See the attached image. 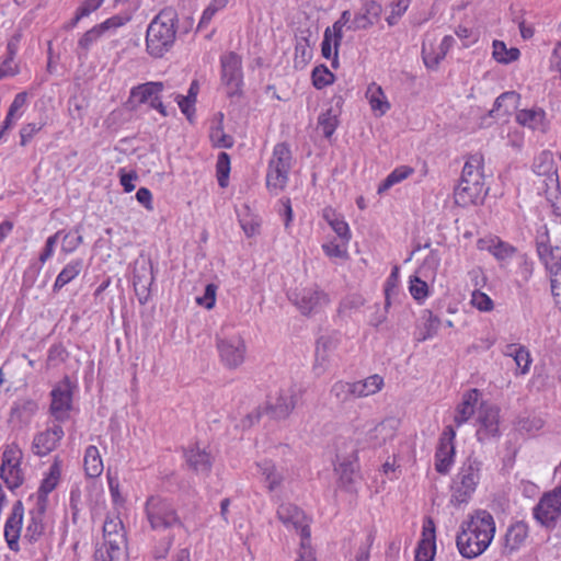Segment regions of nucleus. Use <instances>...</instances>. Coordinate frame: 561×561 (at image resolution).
Here are the masks:
<instances>
[{
  "label": "nucleus",
  "instance_id": "338daca9",
  "mask_svg": "<svg viewBox=\"0 0 561 561\" xmlns=\"http://www.w3.org/2000/svg\"><path fill=\"white\" fill-rule=\"evenodd\" d=\"M490 251L497 260H506L514 254L515 249L502 241H497L490 247Z\"/></svg>",
  "mask_w": 561,
  "mask_h": 561
},
{
  "label": "nucleus",
  "instance_id": "37998d69",
  "mask_svg": "<svg viewBox=\"0 0 561 561\" xmlns=\"http://www.w3.org/2000/svg\"><path fill=\"white\" fill-rule=\"evenodd\" d=\"M506 355L513 356L517 367L522 369V374H525L529 369L531 363L529 352L524 346L508 345Z\"/></svg>",
  "mask_w": 561,
  "mask_h": 561
},
{
  "label": "nucleus",
  "instance_id": "052dcab7",
  "mask_svg": "<svg viewBox=\"0 0 561 561\" xmlns=\"http://www.w3.org/2000/svg\"><path fill=\"white\" fill-rule=\"evenodd\" d=\"M410 293L415 300H423L428 295V285L420 277L414 276L411 279Z\"/></svg>",
  "mask_w": 561,
  "mask_h": 561
},
{
  "label": "nucleus",
  "instance_id": "ea45409f",
  "mask_svg": "<svg viewBox=\"0 0 561 561\" xmlns=\"http://www.w3.org/2000/svg\"><path fill=\"white\" fill-rule=\"evenodd\" d=\"M519 56L520 51L518 48H507L506 44L502 41L495 39L493 42V57L497 62L507 65L517 60Z\"/></svg>",
  "mask_w": 561,
  "mask_h": 561
},
{
  "label": "nucleus",
  "instance_id": "473e14b6",
  "mask_svg": "<svg viewBox=\"0 0 561 561\" xmlns=\"http://www.w3.org/2000/svg\"><path fill=\"white\" fill-rule=\"evenodd\" d=\"M83 261L81 259H77L68 263L56 277L53 291H59L64 286L75 279L81 273Z\"/></svg>",
  "mask_w": 561,
  "mask_h": 561
},
{
  "label": "nucleus",
  "instance_id": "58836bf2",
  "mask_svg": "<svg viewBox=\"0 0 561 561\" xmlns=\"http://www.w3.org/2000/svg\"><path fill=\"white\" fill-rule=\"evenodd\" d=\"M546 113L541 108L537 110H522L517 113L516 119L523 126H528L533 129H539L543 125Z\"/></svg>",
  "mask_w": 561,
  "mask_h": 561
},
{
  "label": "nucleus",
  "instance_id": "1a4fd4ad",
  "mask_svg": "<svg viewBox=\"0 0 561 561\" xmlns=\"http://www.w3.org/2000/svg\"><path fill=\"white\" fill-rule=\"evenodd\" d=\"M534 517L547 528L556 527L561 520V485L539 500L534 507Z\"/></svg>",
  "mask_w": 561,
  "mask_h": 561
},
{
  "label": "nucleus",
  "instance_id": "7c9ffc66",
  "mask_svg": "<svg viewBox=\"0 0 561 561\" xmlns=\"http://www.w3.org/2000/svg\"><path fill=\"white\" fill-rule=\"evenodd\" d=\"M256 467L260 473L264 477V480L267 483V489L270 491H274L282 484L284 476L280 471L277 470L275 463L272 460L264 459L259 461L256 462Z\"/></svg>",
  "mask_w": 561,
  "mask_h": 561
},
{
  "label": "nucleus",
  "instance_id": "aec40b11",
  "mask_svg": "<svg viewBox=\"0 0 561 561\" xmlns=\"http://www.w3.org/2000/svg\"><path fill=\"white\" fill-rule=\"evenodd\" d=\"M528 536V526L524 522H516L511 525L504 536L503 553L512 554L517 551Z\"/></svg>",
  "mask_w": 561,
  "mask_h": 561
},
{
  "label": "nucleus",
  "instance_id": "5701e85b",
  "mask_svg": "<svg viewBox=\"0 0 561 561\" xmlns=\"http://www.w3.org/2000/svg\"><path fill=\"white\" fill-rule=\"evenodd\" d=\"M61 474L60 461L55 459V461L49 467V471L47 476L43 479L39 489L37 491V502L36 504L47 507V496L54 491L59 482Z\"/></svg>",
  "mask_w": 561,
  "mask_h": 561
},
{
  "label": "nucleus",
  "instance_id": "0e129e2a",
  "mask_svg": "<svg viewBox=\"0 0 561 561\" xmlns=\"http://www.w3.org/2000/svg\"><path fill=\"white\" fill-rule=\"evenodd\" d=\"M399 282V267L394 266L387 278L385 286L386 308L390 306V296L397 291Z\"/></svg>",
  "mask_w": 561,
  "mask_h": 561
},
{
  "label": "nucleus",
  "instance_id": "603ef678",
  "mask_svg": "<svg viewBox=\"0 0 561 561\" xmlns=\"http://www.w3.org/2000/svg\"><path fill=\"white\" fill-rule=\"evenodd\" d=\"M557 169L558 167L553 161V154L550 151L540 153L534 163V171L540 176Z\"/></svg>",
  "mask_w": 561,
  "mask_h": 561
},
{
  "label": "nucleus",
  "instance_id": "72a5a7b5",
  "mask_svg": "<svg viewBox=\"0 0 561 561\" xmlns=\"http://www.w3.org/2000/svg\"><path fill=\"white\" fill-rule=\"evenodd\" d=\"M352 383L354 389V397L362 398L378 392L383 386V379L379 375H373L364 380Z\"/></svg>",
  "mask_w": 561,
  "mask_h": 561
},
{
  "label": "nucleus",
  "instance_id": "9b49d317",
  "mask_svg": "<svg viewBox=\"0 0 561 561\" xmlns=\"http://www.w3.org/2000/svg\"><path fill=\"white\" fill-rule=\"evenodd\" d=\"M217 348L221 362L230 369L239 367L244 362L245 344L239 336L218 340Z\"/></svg>",
  "mask_w": 561,
  "mask_h": 561
},
{
  "label": "nucleus",
  "instance_id": "bf43d9fd",
  "mask_svg": "<svg viewBox=\"0 0 561 561\" xmlns=\"http://www.w3.org/2000/svg\"><path fill=\"white\" fill-rule=\"evenodd\" d=\"M368 93H370V105L373 110H379L381 114H385L390 108V104L380 98L383 96L380 87H377L374 90L369 89Z\"/></svg>",
  "mask_w": 561,
  "mask_h": 561
},
{
  "label": "nucleus",
  "instance_id": "f8f14e48",
  "mask_svg": "<svg viewBox=\"0 0 561 561\" xmlns=\"http://www.w3.org/2000/svg\"><path fill=\"white\" fill-rule=\"evenodd\" d=\"M455 436L456 433L450 425L446 426L440 435L439 443L435 453V469L442 474H446L449 471L451 463L454 462Z\"/></svg>",
  "mask_w": 561,
  "mask_h": 561
},
{
  "label": "nucleus",
  "instance_id": "de8ad7c7",
  "mask_svg": "<svg viewBox=\"0 0 561 561\" xmlns=\"http://www.w3.org/2000/svg\"><path fill=\"white\" fill-rule=\"evenodd\" d=\"M312 58V53L309 47V42L306 37L297 41L295 46V67H305Z\"/></svg>",
  "mask_w": 561,
  "mask_h": 561
},
{
  "label": "nucleus",
  "instance_id": "f03ea898",
  "mask_svg": "<svg viewBox=\"0 0 561 561\" xmlns=\"http://www.w3.org/2000/svg\"><path fill=\"white\" fill-rule=\"evenodd\" d=\"M494 534L493 516L486 511H478L461 524V530L456 538L457 548L463 558H477L488 549Z\"/></svg>",
  "mask_w": 561,
  "mask_h": 561
},
{
  "label": "nucleus",
  "instance_id": "4468645a",
  "mask_svg": "<svg viewBox=\"0 0 561 561\" xmlns=\"http://www.w3.org/2000/svg\"><path fill=\"white\" fill-rule=\"evenodd\" d=\"M24 515V506L22 501H16L11 514L4 525V538L10 550L18 552L20 550L19 539L22 530V522Z\"/></svg>",
  "mask_w": 561,
  "mask_h": 561
},
{
  "label": "nucleus",
  "instance_id": "412c9836",
  "mask_svg": "<svg viewBox=\"0 0 561 561\" xmlns=\"http://www.w3.org/2000/svg\"><path fill=\"white\" fill-rule=\"evenodd\" d=\"M46 507L36 504V507L28 512V524L25 528L23 539L30 543H34L39 540L45 531L44 516Z\"/></svg>",
  "mask_w": 561,
  "mask_h": 561
},
{
  "label": "nucleus",
  "instance_id": "7ed1b4c3",
  "mask_svg": "<svg viewBox=\"0 0 561 561\" xmlns=\"http://www.w3.org/2000/svg\"><path fill=\"white\" fill-rule=\"evenodd\" d=\"M178 13L173 8L162 9L150 22L146 34L147 51L154 58L162 57L175 42Z\"/></svg>",
  "mask_w": 561,
  "mask_h": 561
},
{
  "label": "nucleus",
  "instance_id": "4be33fe9",
  "mask_svg": "<svg viewBox=\"0 0 561 561\" xmlns=\"http://www.w3.org/2000/svg\"><path fill=\"white\" fill-rule=\"evenodd\" d=\"M277 517L286 527H293L299 531L302 530L304 526H309L305 513L298 506L290 503L279 505Z\"/></svg>",
  "mask_w": 561,
  "mask_h": 561
},
{
  "label": "nucleus",
  "instance_id": "e2e57ef3",
  "mask_svg": "<svg viewBox=\"0 0 561 561\" xmlns=\"http://www.w3.org/2000/svg\"><path fill=\"white\" fill-rule=\"evenodd\" d=\"M79 230L77 229L76 232H68L65 233L62 238V244L61 250L66 253L73 252L81 243H82V236H80Z\"/></svg>",
  "mask_w": 561,
  "mask_h": 561
},
{
  "label": "nucleus",
  "instance_id": "09e8293b",
  "mask_svg": "<svg viewBox=\"0 0 561 561\" xmlns=\"http://www.w3.org/2000/svg\"><path fill=\"white\" fill-rule=\"evenodd\" d=\"M330 393L340 403H344L354 397V389L352 382L336 381L330 390Z\"/></svg>",
  "mask_w": 561,
  "mask_h": 561
},
{
  "label": "nucleus",
  "instance_id": "ddd939ff",
  "mask_svg": "<svg viewBox=\"0 0 561 561\" xmlns=\"http://www.w3.org/2000/svg\"><path fill=\"white\" fill-rule=\"evenodd\" d=\"M499 408L492 404H481L478 414L480 427L477 431L478 440L484 442L499 436Z\"/></svg>",
  "mask_w": 561,
  "mask_h": 561
},
{
  "label": "nucleus",
  "instance_id": "3c124183",
  "mask_svg": "<svg viewBox=\"0 0 561 561\" xmlns=\"http://www.w3.org/2000/svg\"><path fill=\"white\" fill-rule=\"evenodd\" d=\"M22 450L18 445L8 446L2 454V463L0 468L9 469L21 466Z\"/></svg>",
  "mask_w": 561,
  "mask_h": 561
},
{
  "label": "nucleus",
  "instance_id": "2f4dec72",
  "mask_svg": "<svg viewBox=\"0 0 561 561\" xmlns=\"http://www.w3.org/2000/svg\"><path fill=\"white\" fill-rule=\"evenodd\" d=\"M352 14L350 10H345L341 13L337 21L333 23V42H334V58L331 62L333 68H337L339 66V47L341 45L343 38V27L348 26L352 23Z\"/></svg>",
  "mask_w": 561,
  "mask_h": 561
},
{
  "label": "nucleus",
  "instance_id": "393cba45",
  "mask_svg": "<svg viewBox=\"0 0 561 561\" xmlns=\"http://www.w3.org/2000/svg\"><path fill=\"white\" fill-rule=\"evenodd\" d=\"M520 95L515 91H506L497 96L490 111L492 117H504L511 115L518 106Z\"/></svg>",
  "mask_w": 561,
  "mask_h": 561
},
{
  "label": "nucleus",
  "instance_id": "dca6fc26",
  "mask_svg": "<svg viewBox=\"0 0 561 561\" xmlns=\"http://www.w3.org/2000/svg\"><path fill=\"white\" fill-rule=\"evenodd\" d=\"M64 434V430L59 424H55L46 431L36 434L32 443L33 453L41 457L48 455L56 448Z\"/></svg>",
  "mask_w": 561,
  "mask_h": 561
},
{
  "label": "nucleus",
  "instance_id": "f704fd0d",
  "mask_svg": "<svg viewBox=\"0 0 561 561\" xmlns=\"http://www.w3.org/2000/svg\"><path fill=\"white\" fill-rule=\"evenodd\" d=\"M84 470L88 477H99L103 471V462L95 446H89L84 454Z\"/></svg>",
  "mask_w": 561,
  "mask_h": 561
},
{
  "label": "nucleus",
  "instance_id": "c85d7f7f",
  "mask_svg": "<svg viewBox=\"0 0 561 561\" xmlns=\"http://www.w3.org/2000/svg\"><path fill=\"white\" fill-rule=\"evenodd\" d=\"M188 467L197 473L207 474L211 468V458L208 453L193 448L185 454Z\"/></svg>",
  "mask_w": 561,
  "mask_h": 561
},
{
  "label": "nucleus",
  "instance_id": "bb28decb",
  "mask_svg": "<svg viewBox=\"0 0 561 561\" xmlns=\"http://www.w3.org/2000/svg\"><path fill=\"white\" fill-rule=\"evenodd\" d=\"M357 469L358 465L355 459H344L337 467H335L341 486L348 492H353L355 490L357 479L359 478Z\"/></svg>",
  "mask_w": 561,
  "mask_h": 561
},
{
  "label": "nucleus",
  "instance_id": "e433bc0d",
  "mask_svg": "<svg viewBox=\"0 0 561 561\" xmlns=\"http://www.w3.org/2000/svg\"><path fill=\"white\" fill-rule=\"evenodd\" d=\"M414 173V169L409 165H400L396 168L378 186L377 193L383 194L394 184L408 179Z\"/></svg>",
  "mask_w": 561,
  "mask_h": 561
},
{
  "label": "nucleus",
  "instance_id": "a19ab883",
  "mask_svg": "<svg viewBox=\"0 0 561 561\" xmlns=\"http://www.w3.org/2000/svg\"><path fill=\"white\" fill-rule=\"evenodd\" d=\"M392 435V427L388 426L387 422L383 421L368 432L367 440L371 447L377 448L382 446Z\"/></svg>",
  "mask_w": 561,
  "mask_h": 561
},
{
  "label": "nucleus",
  "instance_id": "49530a36",
  "mask_svg": "<svg viewBox=\"0 0 561 561\" xmlns=\"http://www.w3.org/2000/svg\"><path fill=\"white\" fill-rule=\"evenodd\" d=\"M311 79L313 87L320 90L333 83L334 75L328 69L327 66L320 65L312 70Z\"/></svg>",
  "mask_w": 561,
  "mask_h": 561
},
{
  "label": "nucleus",
  "instance_id": "c756f323",
  "mask_svg": "<svg viewBox=\"0 0 561 561\" xmlns=\"http://www.w3.org/2000/svg\"><path fill=\"white\" fill-rule=\"evenodd\" d=\"M482 161L483 157L481 154L471 156L463 165L460 181L465 184L477 183L484 185L483 175L479 170Z\"/></svg>",
  "mask_w": 561,
  "mask_h": 561
},
{
  "label": "nucleus",
  "instance_id": "774afa93",
  "mask_svg": "<svg viewBox=\"0 0 561 561\" xmlns=\"http://www.w3.org/2000/svg\"><path fill=\"white\" fill-rule=\"evenodd\" d=\"M542 176L545 178L542 181L546 186L545 193L548 196V198H550V196H552L551 191L553 190L554 192H558L560 188L558 169L550 171L549 173H547Z\"/></svg>",
  "mask_w": 561,
  "mask_h": 561
},
{
  "label": "nucleus",
  "instance_id": "69168bd1",
  "mask_svg": "<svg viewBox=\"0 0 561 561\" xmlns=\"http://www.w3.org/2000/svg\"><path fill=\"white\" fill-rule=\"evenodd\" d=\"M178 105L181 110V112L186 116V118L190 122H193V116L195 113V101L192 99H188V96L184 95H176L175 98Z\"/></svg>",
  "mask_w": 561,
  "mask_h": 561
},
{
  "label": "nucleus",
  "instance_id": "13d9d810",
  "mask_svg": "<svg viewBox=\"0 0 561 561\" xmlns=\"http://www.w3.org/2000/svg\"><path fill=\"white\" fill-rule=\"evenodd\" d=\"M67 357V350L61 344H54L48 351L47 364L48 366H58L64 363Z\"/></svg>",
  "mask_w": 561,
  "mask_h": 561
},
{
  "label": "nucleus",
  "instance_id": "4d7b16f0",
  "mask_svg": "<svg viewBox=\"0 0 561 561\" xmlns=\"http://www.w3.org/2000/svg\"><path fill=\"white\" fill-rule=\"evenodd\" d=\"M471 305L480 311H491L494 307L493 300L479 289L472 293Z\"/></svg>",
  "mask_w": 561,
  "mask_h": 561
},
{
  "label": "nucleus",
  "instance_id": "4c0bfd02",
  "mask_svg": "<svg viewBox=\"0 0 561 561\" xmlns=\"http://www.w3.org/2000/svg\"><path fill=\"white\" fill-rule=\"evenodd\" d=\"M104 537V546L102 547L104 551H108V553H116L117 556L125 557L126 549V534L125 530L112 533L110 536L105 533Z\"/></svg>",
  "mask_w": 561,
  "mask_h": 561
},
{
  "label": "nucleus",
  "instance_id": "c9c22d12",
  "mask_svg": "<svg viewBox=\"0 0 561 561\" xmlns=\"http://www.w3.org/2000/svg\"><path fill=\"white\" fill-rule=\"evenodd\" d=\"M37 411V403L33 400H20L14 403L10 411V419L19 422H27Z\"/></svg>",
  "mask_w": 561,
  "mask_h": 561
},
{
  "label": "nucleus",
  "instance_id": "a18cd8bd",
  "mask_svg": "<svg viewBox=\"0 0 561 561\" xmlns=\"http://www.w3.org/2000/svg\"><path fill=\"white\" fill-rule=\"evenodd\" d=\"M103 33L104 31L100 24L87 31L78 42V55L81 56V51H83L85 56L90 47L102 36Z\"/></svg>",
  "mask_w": 561,
  "mask_h": 561
},
{
  "label": "nucleus",
  "instance_id": "5fc2aeb1",
  "mask_svg": "<svg viewBox=\"0 0 561 561\" xmlns=\"http://www.w3.org/2000/svg\"><path fill=\"white\" fill-rule=\"evenodd\" d=\"M318 125L325 138H330L334 134L337 126V118L332 114V110H328L325 113L319 115Z\"/></svg>",
  "mask_w": 561,
  "mask_h": 561
},
{
  "label": "nucleus",
  "instance_id": "864d4df0",
  "mask_svg": "<svg viewBox=\"0 0 561 561\" xmlns=\"http://www.w3.org/2000/svg\"><path fill=\"white\" fill-rule=\"evenodd\" d=\"M423 319H424V329L427 330V334H422L421 336H417L419 342H424L431 337H433L440 325V320L438 317L434 316L432 311L424 310L423 311Z\"/></svg>",
  "mask_w": 561,
  "mask_h": 561
},
{
  "label": "nucleus",
  "instance_id": "a878e982",
  "mask_svg": "<svg viewBox=\"0 0 561 561\" xmlns=\"http://www.w3.org/2000/svg\"><path fill=\"white\" fill-rule=\"evenodd\" d=\"M336 340L332 336L322 335L317 340L316 360L313 365L317 374H322L325 370L330 354L336 348Z\"/></svg>",
  "mask_w": 561,
  "mask_h": 561
},
{
  "label": "nucleus",
  "instance_id": "79ce46f5",
  "mask_svg": "<svg viewBox=\"0 0 561 561\" xmlns=\"http://www.w3.org/2000/svg\"><path fill=\"white\" fill-rule=\"evenodd\" d=\"M454 43V38L449 35L445 36L442 39V43L439 45V53L435 54L434 59H430V56L427 55V49L425 45H423L422 48V57L425 66L427 68H435L438 66L442 59H444L445 55L447 54L448 49L451 47Z\"/></svg>",
  "mask_w": 561,
  "mask_h": 561
},
{
  "label": "nucleus",
  "instance_id": "6ab92c4d",
  "mask_svg": "<svg viewBox=\"0 0 561 561\" xmlns=\"http://www.w3.org/2000/svg\"><path fill=\"white\" fill-rule=\"evenodd\" d=\"M435 551V525L433 520L428 518L427 523L423 526V538L417 545L415 561H433Z\"/></svg>",
  "mask_w": 561,
  "mask_h": 561
},
{
  "label": "nucleus",
  "instance_id": "f257e3e1",
  "mask_svg": "<svg viewBox=\"0 0 561 561\" xmlns=\"http://www.w3.org/2000/svg\"><path fill=\"white\" fill-rule=\"evenodd\" d=\"M145 514L151 530L165 534L152 552L156 559H162L168 554L173 543L174 536L171 535V530L175 528L184 529L185 517L180 515L172 499L158 494L147 497Z\"/></svg>",
  "mask_w": 561,
  "mask_h": 561
},
{
  "label": "nucleus",
  "instance_id": "6e6d98bb",
  "mask_svg": "<svg viewBox=\"0 0 561 561\" xmlns=\"http://www.w3.org/2000/svg\"><path fill=\"white\" fill-rule=\"evenodd\" d=\"M324 218L328 220L331 228L342 240L347 242L351 239V232L346 221L337 217L330 218L327 211L324 213Z\"/></svg>",
  "mask_w": 561,
  "mask_h": 561
},
{
  "label": "nucleus",
  "instance_id": "a211bd4d",
  "mask_svg": "<svg viewBox=\"0 0 561 561\" xmlns=\"http://www.w3.org/2000/svg\"><path fill=\"white\" fill-rule=\"evenodd\" d=\"M381 12V4L374 0L367 1L363 5L362 10L355 14L352 23L347 26V30L357 31L370 27L374 25L375 21L379 19Z\"/></svg>",
  "mask_w": 561,
  "mask_h": 561
},
{
  "label": "nucleus",
  "instance_id": "c03bdc74",
  "mask_svg": "<svg viewBox=\"0 0 561 561\" xmlns=\"http://www.w3.org/2000/svg\"><path fill=\"white\" fill-rule=\"evenodd\" d=\"M0 478L12 491L20 488L24 482V476L21 466L9 469L0 468Z\"/></svg>",
  "mask_w": 561,
  "mask_h": 561
},
{
  "label": "nucleus",
  "instance_id": "2eb2a0df",
  "mask_svg": "<svg viewBox=\"0 0 561 561\" xmlns=\"http://www.w3.org/2000/svg\"><path fill=\"white\" fill-rule=\"evenodd\" d=\"M295 305L299 308L301 313L309 314L318 312L325 305L329 304L328 295L316 288H304L295 297Z\"/></svg>",
  "mask_w": 561,
  "mask_h": 561
},
{
  "label": "nucleus",
  "instance_id": "680f3d73",
  "mask_svg": "<svg viewBox=\"0 0 561 561\" xmlns=\"http://www.w3.org/2000/svg\"><path fill=\"white\" fill-rule=\"evenodd\" d=\"M216 291L217 286L215 284H207L204 295L202 297H197L196 302L208 310L213 309L216 302Z\"/></svg>",
  "mask_w": 561,
  "mask_h": 561
},
{
  "label": "nucleus",
  "instance_id": "9d476101",
  "mask_svg": "<svg viewBox=\"0 0 561 561\" xmlns=\"http://www.w3.org/2000/svg\"><path fill=\"white\" fill-rule=\"evenodd\" d=\"M76 386L72 385L70 378L65 376L50 392V414L58 422H65L69 417V412L72 409V397Z\"/></svg>",
  "mask_w": 561,
  "mask_h": 561
},
{
  "label": "nucleus",
  "instance_id": "39448f33",
  "mask_svg": "<svg viewBox=\"0 0 561 561\" xmlns=\"http://www.w3.org/2000/svg\"><path fill=\"white\" fill-rule=\"evenodd\" d=\"M297 396L295 390L289 389L279 391L274 401H267L264 408H257L254 412L247 415L249 425L257 422L263 414L270 419L280 421L287 419L296 407Z\"/></svg>",
  "mask_w": 561,
  "mask_h": 561
},
{
  "label": "nucleus",
  "instance_id": "423d86ee",
  "mask_svg": "<svg viewBox=\"0 0 561 561\" xmlns=\"http://www.w3.org/2000/svg\"><path fill=\"white\" fill-rule=\"evenodd\" d=\"M291 168V151L287 144L280 142L274 147L270 161L266 183L268 187L283 190L288 181Z\"/></svg>",
  "mask_w": 561,
  "mask_h": 561
},
{
  "label": "nucleus",
  "instance_id": "0eeeda50",
  "mask_svg": "<svg viewBox=\"0 0 561 561\" xmlns=\"http://www.w3.org/2000/svg\"><path fill=\"white\" fill-rule=\"evenodd\" d=\"M221 83L227 89L229 98L242 95L243 70L242 58L234 51H229L220 57Z\"/></svg>",
  "mask_w": 561,
  "mask_h": 561
},
{
  "label": "nucleus",
  "instance_id": "b1692460",
  "mask_svg": "<svg viewBox=\"0 0 561 561\" xmlns=\"http://www.w3.org/2000/svg\"><path fill=\"white\" fill-rule=\"evenodd\" d=\"M153 282L152 266L149 268L142 266L140 270L136 268L133 277V285L141 305L147 304L150 297V286Z\"/></svg>",
  "mask_w": 561,
  "mask_h": 561
},
{
  "label": "nucleus",
  "instance_id": "8fccbe9b",
  "mask_svg": "<svg viewBox=\"0 0 561 561\" xmlns=\"http://www.w3.org/2000/svg\"><path fill=\"white\" fill-rule=\"evenodd\" d=\"M216 170L219 186L226 187L230 173V156L227 152L222 151L218 154Z\"/></svg>",
  "mask_w": 561,
  "mask_h": 561
},
{
  "label": "nucleus",
  "instance_id": "20e7f679",
  "mask_svg": "<svg viewBox=\"0 0 561 561\" xmlns=\"http://www.w3.org/2000/svg\"><path fill=\"white\" fill-rule=\"evenodd\" d=\"M481 462L468 458L455 477L451 485L450 502L454 505L467 503L472 496L480 480Z\"/></svg>",
  "mask_w": 561,
  "mask_h": 561
},
{
  "label": "nucleus",
  "instance_id": "6e6552de",
  "mask_svg": "<svg viewBox=\"0 0 561 561\" xmlns=\"http://www.w3.org/2000/svg\"><path fill=\"white\" fill-rule=\"evenodd\" d=\"M163 89L164 84L159 81L138 84L131 89L128 103L131 104L133 108H137L141 104H148L163 116H168L167 108L161 101Z\"/></svg>",
  "mask_w": 561,
  "mask_h": 561
},
{
  "label": "nucleus",
  "instance_id": "cd10ccee",
  "mask_svg": "<svg viewBox=\"0 0 561 561\" xmlns=\"http://www.w3.org/2000/svg\"><path fill=\"white\" fill-rule=\"evenodd\" d=\"M478 390L472 389L470 391H467L461 402L458 404L456 409V414L454 417L455 423L457 426H460L461 424L466 423L474 413V407L478 401Z\"/></svg>",
  "mask_w": 561,
  "mask_h": 561
},
{
  "label": "nucleus",
  "instance_id": "f3484780",
  "mask_svg": "<svg viewBox=\"0 0 561 561\" xmlns=\"http://www.w3.org/2000/svg\"><path fill=\"white\" fill-rule=\"evenodd\" d=\"M485 194L486 190H484V185L477 183L465 184L462 181H459V184L455 188L454 197L458 206L467 207L482 203Z\"/></svg>",
  "mask_w": 561,
  "mask_h": 561
}]
</instances>
